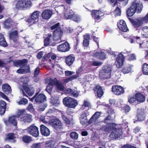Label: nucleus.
I'll list each match as a JSON object with an SVG mask.
<instances>
[{
    "label": "nucleus",
    "mask_w": 148,
    "mask_h": 148,
    "mask_svg": "<svg viewBox=\"0 0 148 148\" xmlns=\"http://www.w3.org/2000/svg\"><path fill=\"white\" fill-rule=\"evenodd\" d=\"M23 88L26 93L30 96H32L34 93V90L33 88L26 85L23 86Z\"/></svg>",
    "instance_id": "nucleus-26"
},
{
    "label": "nucleus",
    "mask_w": 148,
    "mask_h": 148,
    "mask_svg": "<svg viewBox=\"0 0 148 148\" xmlns=\"http://www.w3.org/2000/svg\"><path fill=\"white\" fill-rule=\"evenodd\" d=\"M78 77V75H74L64 80V82L66 83L71 81L77 78Z\"/></svg>",
    "instance_id": "nucleus-47"
},
{
    "label": "nucleus",
    "mask_w": 148,
    "mask_h": 148,
    "mask_svg": "<svg viewBox=\"0 0 148 148\" xmlns=\"http://www.w3.org/2000/svg\"><path fill=\"white\" fill-rule=\"evenodd\" d=\"M25 110H19L16 114V117L19 118V120L21 119V117L23 116Z\"/></svg>",
    "instance_id": "nucleus-49"
},
{
    "label": "nucleus",
    "mask_w": 148,
    "mask_h": 148,
    "mask_svg": "<svg viewBox=\"0 0 148 148\" xmlns=\"http://www.w3.org/2000/svg\"><path fill=\"white\" fill-rule=\"evenodd\" d=\"M55 10H58L59 12L64 11V18L66 19H69L72 18L73 15H74V13L71 10L67 9L66 7L63 5H60L56 7Z\"/></svg>",
    "instance_id": "nucleus-5"
},
{
    "label": "nucleus",
    "mask_w": 148,
    "mask_h": 148,
    "mask_svg": "<svg viewBox=\"0 0 148 148\" xmlns=\"http://www.w3.org/2000/svg\"><path fill=\"white\" fill-rule=\"evenodd\" d=\"M142 70L144 73L145 75H148V64L146 63L143 64Z\"/></svg>",
    "instance_id": "nucleus-45"
},
{
    "label": "nucleus",
    "mask_w": 148,
    "mask_h": 148,
    "mask_svg": "<svg viewBox=\"0 0 148 148\" xmlns=\"http://www.w3.org/2000/svg\"><path fill=\"white\" fill-rule=\"evenodd\" d=\"M32 116L31 115L28 114H24L23 116L20 119L21 122L25 123H29L32 121Z\"/></svg>",
    "instance_id": "nucleus-14"
},
{
    "label": "nucleus",
    "mask_w": 148,
    "mask_h": 148,
    "mask_svg": "<svg viewBox=\"0 0 148 148\" xmlns=\"http://www.w3.org/2000/svg\"><path fill=\"white\" fill-rule=\"evenodd\" d=\"M38 106H39L38 110L39 111H43L46 107V106L44 103H38Z\"/></svg>",
    "instance_id": "nucleus-56"
},
{
    "label": "nucleus",
    "mask_w": 148,
    "mask_h": 148,
    "mask_svg": "<svg viewBox=\"0 0 148 148\" xmlns=\"http://www.w3.org/2000/svg\"><path fill=\"white\" fill-rule=\"evenodd\" d=\"M101 114V113L97 112L92 116L91 118L89 120L88 123L90 124L93 122H95V124L97 125L98 124L97 119L99 117Z\"/></svg>",
    "instance_id": "nucleus-18"
},
{
    "label": "nucleus",
    "mask_w": 148,
    "mask_h": 148,
    "mask_svg": "<svg viewBox=\"0 0 148 148\" xmlns=\"http://www.w3.org/2000/svg\"><path fill=\"white\" fill-rule=\"evenodd\" d=\"M112 67L110 66H105L99 73V76L102 79L109 78L110 77Z\"/></svg>",
    "instance_id": "nucleus-7"
},
{
    "label": "nucleus",
    "mask_w": 148,
    "mask_h": 148,
    "mask_svg": "<svg viewBox=\"0 0 148 148\" xmlns=\"http://www.w3.org/2000/svg\"><path fill=\"white\" fill-rule=\"evenodd\" d=\"M111 5L113 6H115L116 5V0H108Z\"/></svg>",
    "instance_id": "nucleus-63"
},
{
    "label": "nucleus",
    "mask_w": 148,
    "mask_h": 148,
    "mask_svg": "<svg viewBox=\"0 0 148 148\" xmlns=\"http://www.w3.org/2000/svg\"><path fill=\"white\" fill-rule=\"evenodd\" d=\"M54 142L51 141H48L46 142L45 147L47 148H51L54 147Z\"/></svg>",
    "instance_id": "nucleus-51"
},
{
    "label": "nucleus",
    "mask_w": 148,
    "mask_h": 148,
    "mask_svg": "<svg viewBox=\"0 0 148 148\" xmlns=\"http://www.w3.org/2000/svg\"><path fill=\"white\" fill-rule=\"evenodd\" d=\"M74 73V72L73 71H66L65 72V74L66 76H69L71 75Z\"/></svg>",
    "instance_id": "nucleus-62"
},
{
    "label": "nucleus",
    "mask_w": 148,
    "mask_h": 148,
    "mask_svg": "<svg viewBox=\"0 0 148 148\" xmlns=\"http://www.w3.org/2000/svg\"><path fill=\"white\" fill-rule=\"evenodd\" d=\"M12 61L13 62L14 65L16 67H20V63L19 60H10L9 61V62Z\"/></svg>",
    "instance_id": "nucleus-54"
},
{
    "label": "nucleus",
    "mask_w": 148,
    "mask_h": 148,
    "mask_svg": "<svg viewBox=\"0 0 148 148\" xmlns=\"http://www.w3.org/2000/svg\"><path fill=\"white\" fill-rule=\"evenodd\" d=\"M90 56L101 60H103L106 58L105 53L102 52L94 51L90 52Z\"/></svg>",
    "instance_id": "nucleus-10"
},
{
    "label": "nucleus",
    "mask_w": 148,
    "mask_h": 148,
    "mask_svg": "<svg viewBox=\"0 0 148 148\" xmlns=\"http://www.w3.org/2000/svg\"><path fill=\"white\" fill-rule=\"evenodd\" d=\"M50 102L52 104L55 106H58L60 104V101L57 97H52Z\"/></svg>",
    "instance_id": "nucleus-34"
},
{
    "label": "nucleus",
    "mask_w": 148,
    "mask_h": 148,
    "mask_svg": "<svg viewBox=\"0 0 148 148\" xmlns=\"http://www.w3.org/2000/svg\"><path fill=\"white\" fill-rule=\"evenodd\" d=\"M95 92L97 93L98 97H101L103 95V92L102 91L101 87L97 86L95 88Z\"/></svg>",
    "instance_id": "nucleus-36"
},
{
    "label": "nucleus",
    "mask_w": 148,
    "mask_h": 148,
    "mask_svg": "<svg viewBox=\"0 0 148 148\" xmlns=\"http://www.w3.org/2000/svg\"><path fill=\"white\" fill-rule=\"evenodd\" d=\"M40 132L42 134L45 136H49L50 134L49 130L43 125H41L40 127Z\"/></svg>",
    "instance_id": "nucleus-25"
},
{
    "label": "nucleus",
    "mask_w": 148,
    "mask_h": 148,
    "mask_svg": "<svg viewBox=\"0 0 148 148\" xmlns=\"http://www.w3.org/2000/svg\"><path fill=\"white\" fill-rule=\"evenodd\" d=\"M8 123L10 125L16 126L17 125L16 116H10L8 119Z\"/></svg>",
    "instance_id": "nucleus-30"
},
{
    "label": "nucleus",
    "mask_w": 148,
    "mask_h": 148,
    "mask_svg": "<svg viewBox=\"0 0 148 148\" xmlns=\"http://www.w3.org/2000/svg\"><path fill=\"white\" fill-rule=\"evenodd\" d=\"M14 23L12 20L9 18L5 19L3 22L4 27L7 29H9L12 26Z\"/></svg>",
    "instance_id": "nucleus-19"
},
{
    "label": "nucleus",
    "mask_w": 148,
    "mask_h": 148,
    "mask_svg": "<svg viewBox=\"0 0 148 148\" xmlns=\"http://www.w3.org/2000/svg\"><path fill=\"white\" fill-rule=\"evenodd\" d=\"M141 34L144 37H148V26H145L142 28Z\"/></svg>",
    "instance_id": "nucleus-40"
},
{
    "label": "nucleus",
    "mask_w": 148,
    "mask_h": 148,
    "mask_svg": "<svg viewBox=\"0 0 148 148\" xmlns=\"http://www.w3.org/2000/svg\"><path fill=\"white\" fill-rule=\"evenodd\" d=\"M70 136L72 139L77 140L78 137V134L76 132H72L70 133Z\"/></svg>",
    "instance_id": "nucleus-48"
},
{
    "label": "nucleus",
    "mask_w": 148,
    "mask_h": 148,
    "mask_svg": "<svg viewBox=\"0 0 148 148\" xmlns=\"http://www.w3.org/2000/svg\"><path fill=\"white\" fill-rule=\"evenodd\" d=\"M112 92L114 95L119 96L123 94L125 90L123 87L119 85H114L112 87Z\"/></svg>",
    "instance_id": "nucleus-9"
},
{
    "label": "nucleus",
    "mask_w": 148,
    "mask_h": 148,
    "mask_svg": "<svg viewBox=\"0 0 148 148\" xmlns=\"http://www.w3.org/2000/svg\"><path fill=\"white\" fill-rule=\"evenodd\" d=\"M19 61L20 68H25L26 66H28L26 64L28 62V60L27 59H24L19 60Z\"/></svg>",
    "instance_id": "nucleus-44"
},
{
    "label": "nucleus",
    "mask_w": 148,
    "mask_h": 148,
    "mask_svg": "<svg viewBox=\"0 0 148 148\" xmlns=\"http://www.w3.org/2000/svg\"><path fill=\"white\" fill-rule=\"evenodd\" d=\"M133 66L132 65H130L124 67L122 69V71L125 74L129 73L132 71Z\"/></svg>",
    "instance_id": "nucleus-39"
},
{
    "label": "nucleus",
    "mask_w": 148,
    "mask_h": 148,
    "mask_svg": "<svg viewBox=\"0 0 148 148\" xmlns=\"http://www.w3.org/2000/svg\"><path fill=\"white\" fill-rule=\"evenodd\" d=\"M87 111L81 113L79 117V119L81 124L84 125L88 122L87 118Z\"/></svg>",
    "instance_id": "nucleus-16"
},
{
    "label": "nucleus",
    "mask_w": 148,
    "mask_h": 148,
    "mask_svg": "<svg viewBox=\"0 0 148 148\" xmlns=\"http://www.w3.org/2000/svg\"><path fill=\"white\" fill-rule=\"evenodd\" d=\"M123 109L125 112H127L130 110V108L128 106L126 105L124 106Z\"/></svg>",
    "instance_id": "nucleus-64"
},
{
    "label": "nucleus",
    "mask_w": 148,
    "mask_h": 148,
    "mask_svg": "<svg viewBox=\"0 0 148 148\" xmlns=\"http://www.w3.org/2000/svg\"><path fill=\"white\" fill-rule=\"evenodd\" d=\"M136 100L138 103L144 102L145 100V96L142 94L140 93H136L135 95Z\"/></svg>",
    "instance_id": "nucleus-27"
},
{
    "label": "nucleus",
    "mask_w": 148,
    "mask_h": 148,
    "mask_svg": "<svg viewBox=\"0 0 148 148\" xmlns=\"http://www.w3.org/2000/svg\"><path fill=\"white\" fill-rule=\"evenodd\" d=\"M145 118V116L144 113L141 112L140 113L138 114L137 115V119L138 121H142L144 120Z\"/></svg>",
    "instance_id": "nucleus-50"
},
{
    "label": "nucleus",
    "mask_w": 148,
    "mask_h": 148,
    "mask_svg": "<svg viewBox=\"0 0 148 148\" xmlns=\"http://www.w3.org/2000/svg\"><path fill=\"white\" fill-rule=\"evenodd\" d=\"M70 48L69 44L66 42L58 45L57 47L58 51L62 52H65L69 51Z\"/></svg>",
    "instance_id": "nucleus-11"
},
{
    "label": "nucleus",
    "mask_w": 148,
    "mask_h": 148,
    "mask_svg": "<svg viewBox=\"0 0 148 148\" xmlns=\"http://www.w3.org/2000/svg\"><path fill=\"white\" fill-rule=\"evenodd\" d=\"M6 105V103L5 101H0V114L1 115H3L5 113Z\"/></svg>",
    "instance_id": "nucleus-28"
},
{
    "label": "nucleus",
    "mask_w": 148,
    "mask_h": 148,
    "mask_svg": "<svg viewBox=\"0 0 148 148\" xmlns=\"http://www.w3.org/2000/svg\"><path fill=\"white\" fill-rule=\"evenodd\" d=\"M117 26L120 30L124 32H126L128 29L125 21L122 20H120L118 23Z\"/></svg>",
    "instance_id": "nucleus-17"
},
{
    "label": "nucleus",
    "mask_w": 148,
    "mask_h": 148,
    "mask_svg": "<svg viewBox=\"0 0 148 148\" xmlns=\"http://www.w3.org/2000/svg\"><path fill=\"white\" fill-rule=\"evenodd\" d=\"M28 103L27 100L25 98H23L19 102V104H26Z\"/></svg>",
    "instance_id": "nucleus-58"
},
{
    "label": "nucleus",
    "mask_w": 148,
    "mask_h": 148,
    "mask_svg": "<svg viewBox=\"0 0 148 148\" xmlns=\"http://www.w3.org/2000/svg\"><path fill=\"white\" fill-rule=\"evenodd\" d=\"M0 45L4 47H6L8 46L5 38L2 34H0Z\"/></svg>",
    "instance_id": "nucleus-35"
},
{
    "label": "nucleus",
    "mask_w": 148,
    "mask_h": 148,
    "mask_svg": "<svg viewBox=\"0 0 148 148\" xmlns=\"http://www.w3.org/2000/svg\"><path fill=\"white\" fill-rule=\"evenodd\" d=\"M28 130L29 133L33 136L37 137V127L33 125H30L28 128Z\"/></svg>",
    "instance_id": "nucleus-20"
},
{
    "label": "nucleus",
    "mask_w": 148,
    "mask_h": 148,
    "mask_svg": "<svg viewBox=\"0 0 148 148\" xmlns=\"http://www.w3.org/2000/svg\"><path fill=\"white\" fill-rule=\"evenodd\" d=\"M2 89L3 92L6 94L9 95L11 92L12 89L11 86L7 84H3Z\"/></svg>",
    "instance_id": "nucleus-22"
},
{
    "label": "nucleus",
    "mask_w": 148,
    "mask_h": 148,
    "mask_svg": "<svg viewBox=\"0 0 148 148\" xmlns=\"http://www.w3.org/2000/svg\"><path fill=\"white\" fill-rule=\"evenodd\" d=\"M75 60V58L73 55H70L67 56L66 59V62L69 66L71 65Z\"/></svg>",
    "instance_id": "nucleus-31"
},
{
    "label": "nucleus",
    "mask_w": 148,
    "mask_h": 148,
    "mask_svg": "<svg viewBox=\"0 0 148 148\" xmlns=\"http://www.w3.org/2000/svg\"><path fill=\"white\" fill-rule=\"evenodd\" d=\"M90 106V104L89 102L86 100H84V103L82 105L81 109L82 110L86 109L88 110Z\"/></svg>",
    "instance_id": "nucleus-38"
},
{
    "label": "nucleus",
    "mask_w": 148,
    "mask_h": 148,
    "mask_svg": "<svg viewBox=\"0 0 148 148\" xmlns=\"http://www.w3.org/2000/svg\"><path fill=\"white\" fill-rule=\"evenodd\" d=\"M16 137L13 133H10L7 134L5 137V140L8 142L14 143L15 142Z\"/></svg>",
    "instance_id": "nucleus-24"
},
{
    "label": "nucleus",
    "mask_w": 148,
    "mask_h": 148,
    "mask_svg": "<svg viewBox=\"0 0 148 148\" xmlns=\"http://www.w3.org/2000/svg\"><path fill=\"white\" fill-rule=\"evenodd\" d=\"M115 16H119L121 14V11L119 8H117L114 11Z\"/></svg>",
    "instance_id": "nucleus-60"
},
{
    "label": "nucleus",
    "mask_w": 148,
    "mask_h": 148,
    "mask_svg": "<svg viewBox=\"0 0 148 148\" xmlns=\"http://www.w3.org/2000/svg\"><path fill=\"white\" fill-rule=\"evenodd\" d=\"M23 141L26 143H29L32 141L31 137L28 136H23L22 138Z\"/></svg>",
    "instance_id": "nucleus-46"
},
{
    "label": "nucleus",
    "mask_w": 148,
    "mask_h": 148,
    "mask_svg": "<svg viewBox=\"0 0 148 148\" xmlns=\"http://www.w3.org/2000/svg\"><path fill=\"white\" fill-rule=\"evenodd\" d=\"M32 5L31 0H18L15 5L16 10H23L29 8Z\"/></svg>",
    "instance_id": "nucleus-4"
},
{
    "label": "nucleus",
    "mask_w": 148,
    "mask_h": 148,
    "mask_svg": "<svg viewBox=\"0 0 148 148\" xmlns=\"http://www.w3.org/2000/svg\"><path fill=\"white\" fill-rule=\"evenodd\" d=\"M62 117L63 120L66 124H70L71 123L70 121L64 115L62 114Z\"/></svg>",
    "instance_id": "nucleus-53"
},
{
    "label": "nucleus",
    "mask_w": 148,
    "mask_h": 148,
    "mask_svg": "<svg viewBox=\"0 0 148 148\" xmlns=\"http://www.w3.org/2000/svg\"><path fill=\"white\" fill-rule=\"evenodd\" d=\"M128 101L130 103H132L136 101L135 96L129 97L128 98Z\"/></svg>",
    "instance_id": "nucleus-57"
},
{
    "label": "nucleus",
    "mask_w": 148,
    "mask_h": 148,
    "mask_svg": "<svg viewBox=\"0 0 148 148\" xmlns=\"http://www.w3.org/2000/svg\"><path fill=\"white\" fill-rule=\"evenodd\" d=\"M136 40L137 42L139 44L140 48L143 47L142 46V45H145V43L144 42H142L140 41V38L139 37H136Z\"/></svg>",
    "instance_id": "nucleus-59"
},
{
    "label": "nucleus",
    "mask_w": 148,
    "mask_h": 148,
    "mask_svg": "<svg viewBox=\"0 0 148 148\" xmlns=\"http://www.w3.org/2000/svg\"><path fill=\"white\" fill-rule=\"evenodd\" d=\"M51 124L54 128L57 129L61 125V122L58 119H54L53 122L50 121Z\"/></svg>",
    "instance_id": "nucleus-33"
},
{
    "label": "nucleus",
    "mask_w": 148,
    "mask_h": 148,
    "mask_svg": "<svg viewBox=\"0 0 148 148\" xmlns=\"http://www.w3.org/2000/svg\"><path fill=\"white\" fill-rule=\"evenodd\" d=\"M65 92L69 94H71L74 97H77L79 94L78 92L77 91L75 90H73L69 88L66 89Z\"/></svg>",
    "instance_id": "nucleus-41"
},
{
    "label": "nucleus",
    "mask_w": 148,
    "mask_h": 148,
    "mask_svg": "<svg viewBox=\"0 0 148 148\" xmlns=\"http://www.w3.org/2000/svg\"><path fill=\"white\" fill-rule=\"evenodd\" d=\"M25 68V69H24L21 68L18 69L16 71V72L19 74H23L30 72V69L29 66H26Z\"/></svg>",
    "instance_id": "nucleus-32"
},
{
    "label": "nucleus",
    "mask_w": 148,
    "mask_h": 148,
    "mask_svg": "<svg viewBox=\"0 0 148 148\" xmlns=\"http://www.w3.org/2000/svg\"><path fill=\"white\" fill-rule=\"evenodd\" d=\"M63 103L65 106L73 108H75L78 104L76 100L69 97H65L63 99Z\"/></svg>",
    "instance_id": "nucleus-6"
},
{
    "label": "nucleus",
    "mask_w": 148,
    "mask_h": 148,
    "mask_svg": "<svg viewBox=\"0 0 148 148\" xmlns=\"http://www.w3.org/2000/svg\"><path fill=\"white\" fill-rule=\"evenodd\" d=\"M52 12L50 10H46L42 13V16L45 19H49L52 15Z\"/></svg>",
    "instance_id": "nucleus-29"
},
{
    "label": "nucleus",
    "mask_w": 148,
    "mask_h": 148,
    "mask_svg": "<svg viewBox=\"0 0 148 148\" xmlns=\"http://www.w3.org/2000/svg\"><path fill=\"white\" fill-rule=\"evenodd\" d=\"M59 23H58L51 27V29H56L53 31V38L54 40H56L60 38V36L62 34V30L58 28Z\"/></svg>",
    "instance_id": "nucleus-8"
},
{
    "label": "nucleus",
    "mask_w": 148,
    "mask_h": 148,
    "mask_svg": "<svg viewBox=\"0 0 148 148\" xmlns=\"http://www.w3.org/2000/svg\"><path fill=\"white\" fill-rule=\"evenodd\" d=\"M124 57L121 53L119 54L115 62L116 67L120 68L123 65L124 62Z\"/></svg>",
    "instance_id": "nucleus-12"
},
{
    "label": "nucleus",
    "mask_w": 148,
    "mask_h": 148,
    "mask_svg": "<svg viewBox=\"0 0 148 148\" xmlns=\"http://www.w3.org/2000/svg\"><path fill=\"white\" fill-rule=\"evenodd\" d=\"M111 121V117L109 116L105 119L104 122L107 124L106 126H104L101 128V130L106 132H109L112 130H114L110 134V136L113 139H118L120 138L121 134V130L117 129L116 125L114 123L110 122Z\"/></svg>",
    "instance_id": "nucleus-1"
},
{
    "label": "nucleus",
    "mask_w": 148,
    "mask_h": 148,
    "mask_svg": "<svg viewBox=\"0 0 148 148\" xmlns=\"http://www.w3.org/2000/svg\"><path fill=\"white\" fill-rule=\"evenodd\" d=\"M73 21L75 22H79L81 20L80 17L77 14H75L74 13V15H73L72 17Z\"/></svg>",
    "instance_id": "nucleus-55"
},
{
    "label": "nucleus",
    "mask_w": 148,
    "mask_h": 148,
    "mask_svg": "<svg viewBox=\"0 0 148 148\" xmlns=\"http://www.w3.org/2000/svg\"><path fill=\"white\" fill-rule=\"evenodd\" d=\"M20 80L23 83V86H25V85L27 84L29 81V79L28 77L23 76L20 78Z\"/></svg>",
    "instance_id": "nucleus-43"
},
{
    "label": "nucleus",
    "mask_w": 148,
    "mask_h": 148,
    "mask_svg": "<svg viewBox=\"0 0 148 148\" xmlns=\"http://www.w3.org/2000/svg\"><path fill=\"white\" fill-rule=\"evenodd\" d=\"M46 101V97L43 94H40L38 96V104L43 103Z\"/></svg>",
    "instance_id": "nucleus-37"
},
{
    "label": "nucleus",
    "mask_w": 148,
    "mask_h": 148,
    "mask_svg": "<svg viewBox=\"0 0 148 148\" xmlns=\"http://www.w3.org/2000/svg\"><path fill=\"white\" fill-rule=\"evenodd\" d=\"M9 36L10 38L14 42H17V39L19 37L18 32L17 30H14L10 33Z\"/></svg>",
    "instance_id": "nucleus-21"
},
{
    "label": "nucleus",
    "mask_w": 148,
    "mask_h": 148,
    "mask_svg": "<svg viewBox=\"0 0 148 148\" xmlns=\"http://www.w3.org/2000/svg\"><path fill=\"white\" fill-rule=\"evenodd\" d=\"M46 82L49 84L46 90L49 93L51 92L52 86L53 85H55L57 89L58 90L62 91L64 89V88L63 86L58 82L56 79H52L50 77L46 79Z\"/></svg>",
    "instance_id": "nucleus-3"
},
{
    "label": "nucleus",
    "mask_w": 148,
    "mask_h": 148,
    "mask_svg": "<svg viewBox=\"0 0 148 148\" xmlns=\"http://www.w3.org/2000/svg\"><path fill=\"white\" fill-rule=\"evenodd\" d=\"M52 36L51 34H48L47 37L44 40V45L47 46L50 45L51 42Z\"/></svg>",
    "instance_id": "nucleus-42"
},
{
    "label": "nucleus",
    "mask_w": 148,
    "mask_h": 148,
    "mask_svg": "<svg viewBox=\"0 0 148 148\" xmlns=\"http://www.w3.org/2000/svg\"><path fill=\"white\" fill-rule=\"evenodd\" d=\"M148 21V13L143 18H142L139 20L135 22L134 23V26L138 27L140 26L142 24L146 23Z\"/></svg>",
    "instance_id": "nucleus-15"
},
{
    "label": "nucleus",
    "mask_w": 148,
    "mask_h": 148,
    "mask_svg": "<svg viewBox=\"0 0 148 148\" xmlns=\"http://www.w3.org/2000/svg\"><path fill=\"white\" fill-rule=\"evenodd\" d=\"M103 12L99 10H93L92 13V15L94 18L99 19L104 15Z\"/></svg>",
    "instance_id": "nucleus-23"
},
{
    "label": "nucleus",
    "mask_w": 148,
    "mask_h": 148,
    "mask_svg": "<svg viewBox=\"0 0 148 148\" xmlns=\"http://www.w3.org/2000/svg\"><path fill=\"white\" fill-rule=\"evenodd\" d=\"M109 103L111 106L115 107H118L119 106L117 103L116 102V100L114 99H110L109 100Z\"/></svg>",
    "instance_id": "nucleus-52"
},
{
    "label": "nucleus",
    "mask_w": 148,
    "mask_h": 148,
    "mask_svg": "<svg viewBox=\"0 0 148 148\" xmlns=\"http://www.w3.org/2000/svg\"><path fill=\"white\" fill-rule=\"evenodd\" d=\"M37 19V11H35L32 13L30 17L27 18L26 21L32 25L36 23V20Z\"/></svg>",
    "instance_id": "nucleus-13"
},
{
    "label": "nucleus",
    "mask_w": 148,
    "mask_h": 148,
    "mask_svg": "<svg viewBox=\"0 0 148 148\" xmlns=\"http://www.w3.org/2000/svg\"><path fill=\"white\" fill-rule=\"evenodd\" d=\"M136 39V37L133 36H131L129 38V40L130 42L131 43H134Z\"/></svg>",
    "instance_id": "nucleus-61"
},
{
    "label": "nucleus",
    "mask_w": 148,
    "mask_h": 148,
    "mask_svg": "<svg viewBox=\"0 0 148 148\" xmlns=\"http://www.w3.org/2000/svg\"><path fill=\"white\" fill-rule=\"evenodd\" d=\"M143 8L142 3L139 0H136L133 2L131 6L127 10V15L128 16H132L136 12L138 13L140 12Z\"/></svg>",
    "instance_id": "nucleus-2"
}]
</instances>
